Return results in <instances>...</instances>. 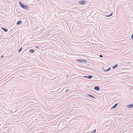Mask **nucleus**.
<instances>
[{
  "label": "nucleus",
  "instance_id": "f257e3e1",
  "mask_svg": "<svg viewBox=\"0 0 133 133\" xmlns=\"http://www.w3.org/2000/svg\"><path fill=\"white\" fill-rule=\"evenodd\" d=\"M19 4L21 6V7L23 8V9H25L27 10L29 8V7L27 6L26 5H24L22 3H21V2H19Z\"/></svg>",
  "mask_w": 133,
  "mask_h": 133
},
{
  "label": "nucleus",
  "instance_id": "f03ea898",
  "mask_svg": "<svg viewBox=\"0 0 133 133\" xmlns=\"http://www.w3.org/2000/svg\"><path fill=\"white\" fill-rule=\"evenodd\" d=\"M86 1H81L79 2V3L80 4L84 5L85 4Z\"/></svg>",
  "mask_w": 133,
  "mask_h": 133
},
{
  "label": "nucleus",
  "instance_id": "7ed1b4c3",
  "mask_svg": "<svg viewBox=\"0 0 133 133\" xmlns=\"http://www.w3.org/2000/svg\"><path fill=\"white\" fill-rule=\"evenodd\" d=\"M92 77V75H90L88 76H84V77L87 78L88 79H91Z\"/></svg>",
  "mask_w": 133,
  "mask_h": 133
},
{
  "label": "nucleus",
  "instance_id": "20e7f679",
  "mask_svg": "<svg viewBox=\"0 0 133 133\" xmlns=\"http://www.w3.org/2000/svg\"><path fill=\"white\" fill-rule=\"evenodd\" d=\"M76 61L79 63H81L85 61L84 59H77Z\"/></svg>",
  "mask_w": 133,
  "mask_h": 133
},
{
  "label": "nucleus",
  "instance_id": "39448f33",
  "mask_svg": "<svg viewBox=\"0 0 133 133\" xmlns=\"http://www.w3.org/2000/svg\"><path fill=\"white\" fill-rule=\"evenodd\" d=\"M127 107L129 108L133 107V104H130L127 105Z\"/></svg>",
  "mask_w": 133,
  "mask_h": 133
},
{
  "label": "nucleus",
  "instance_id": "423d86ee",
  "mask_svg": "<svg viewBox=\"0 0 133 133\" xmlns=\"http://www.w3.org/2000/svg\"><path fill=\"white\" fill-rule=\"evenodd\" d=\"M94 89L96 90H99V88L98 86H95V87Z\"/></svg>",
  "mask_w": 133,
  "mask_h": 133
},
{
  "label": "nucleus",
  "instance_id": "0eeeda50",
  "mask_svg": "<svg viewBox=\"0 0 133 133\" xmlns=\"http://www.w3.org/2000/svg\"><path fill=\"white\" fill-rule=\"evenodd\" d=\"M86 95H87V96L90 97H92L94 98H95L92 95H91L88 94H87Z\"/></svg>",
  "mask_w": 133,
  "mask_h": 133
},
{
  "label": "nucleus",
  "instance_id": "6e6552de",
  "mask_svg": "<svg viewBox=\"0 0 133 133\" xmlns=\"http://www.w3.org/2000/svg\"><path fill=\"white\" fill-rule=\"evenodd\" d=\"M2 29L5 32H7L8 31V29L4 28H2Z\"/></svg>",
  "mask_w": 133,
  "mask_h": 133
},
{
  "label": "nucleus",
  "instance_id": "1a4fd4ad",
  "mask_svg": "<svg viewBox=\"0 0 133 133\" xmlns=\"http://www.w3.org/2000/svg\"><path fill=\"white\" fill-rule=\"evenodd\" d=\"M22 23V22L21 21H19L17 22L16 24L17 25H19L21 23Z\"/></svg>",
  "mask_w": 133,
  "mask_h": 133
},
{
  "label": "nucleus",
  "instance_id": "9d476101",
  "mask_svg": "<svg viewBox=\"0 0 133 133\" xmlns=\"http://www.w3.org/2000/svg\"><path fill=\"white\" fill-rule=\"evenodd\" d=\"M118 65L117 64H116L115 65L113 66L112 68L114 69H115L118 66Z\"/></svg>",
  "mask_w": 133,
  "mask_h": 133
},
{
  "label": "nucleus",
  "instance_id": "9b49d317",
  "mask_svg": "<svg viewBox=\"0 0 133 133\" xmlns=\"http://www.w3.org/2000/svg\"><path fill=\"white\" fill-rule=\"evenodd\" d=\"M117 103L115 104L113 106V107L111 108V109L114 108H115L117 105Z\"/></svg>",
  "mask_w": 133,
  "mask_h": 133
},
{
  "label": "nucleus",
  "instance_id": "f8f14e48",
  "mask_svg": "<svg viewBox=\"0 0 133 133\" xmlns=\"http://www.w3.org/2000/svg\"><path fill=\"white\" fill-rule=\"evenodd\" d=\"M34 51H34V50L32 49L30 50L29 51V52H31V53H33Z\"/></svg>",
  "mask_w": 133,
  "mask_h": 133
},
{
  "label": "nucleus",
  "instance_id": "ddd939ff",
  "mask_svg": "<svg viewBox=\"0 0 133 133\" xmlns=\"http://www.w3.org/2000/svg\"><path fill=\"white\" fill-rule=\"evenodd\" d=\"M81 30V29L80 28H79L78 29H76V31L77 33L78 31H80Z\"/></svg>",
  "mask_w": 133,
  "mask_h": 133
},
{
  "label": "nucleus",
  "instance_id": "4468645a",
  "mask_svg": "<svg viewBox=\"0 0 133 133\" xmlns=\"http://www.w3.org/2000/svg\"><path fill=\"white\" fill-rule=\"evenodd\" d=\"M111 69V68H109L108 69H107L106 70H105L104 69V71H109V70H110V69Z\"/></svg>",
  "mask_w": 133,
  "mask_h": 133
},
{
  "label": "nucleus",
  "instance_id": "2eb2a0df",
  "mask_svg": "<svg viewBox=\"0 0 133 133\" xmlns=\"http://www.w3.org/2000/svg\"><path fill=\"white\" fill-rule=\"evenodd\" d=\"M96 132V130H94L92 131L90 133H95Z\"/></svg>",
  "mask_w": 133,
  "mask_h": 133
},
{
  "label": "nucleus",
  "instance_id": "dca6fc26",
  "mask_svg": "<svg viewBox=\"0 0 133 133\" xmlns=\"http://www.w3.org/2000/svg\"><path fill=\"white\" fill-rule=\"evenodd\" d=\"M112 13L111 14H110L109 15H108L107 16H106L107 17H110V16H111L112 15Z\"/></svg>",
  "mask_w": 133,
  "mask_h": 133
},
{
  "label": "nucleus",
  "instance_id": "f3484780",
  "mask_svg": "<svg viewBox=\"0 0 133 133\" xmlns=\"http://www.w3.org/2000/svg\"><path fill=\"white\" fill-rule=\"evenodd\" d=\"M22 47L21 48H20L19 50L18 51V52H20L22 50Z\"/></svg>",
  "mask_w": 133,
  "mask_h": 133
},
{
  "label": "nucleus",
  "instance_id": "a211bd4d",
  "mask_svg": "<svg viewBox=\"0 0 133 133\" xmlns=\"http://www.w3.org/2000/svg\"><path fill=\"white\" fill-rule=\"evenodd\" d=\"M131 38L133 40V34L131 36Z\"/></svg>",
  "mask_w": 133,
  "mask_h": 133
},
{
  "label": "nucleus",
  "instance_id": "6ab92c4d",
  "mask_svg": "<svg viewBox=\"0 0 133 133\" xmlns=\"http://www.w3.org/2000/svg\"><path fill=\"white\" fill-rule=\"evenodd\" d=\"M99 57H103V56H102V55H99Z\"/></svg>",
  "mask_w": 133,
  "mask_h": 133
},
{
  "label": "nucleus",
  "instance_id": "aec40b11",
  "mask_svg": "<svg viewBox=\"0 0 133 133\" xmlns=\"http://www.w3.org/2000/svg\"><path fill=\"white\" fill-rule=\"evenodd\" d=\"M69 90V89H67L65 91L66 92H67Z\"/></svg>",
  "mask_w": 133,
  "mask_h": 133
},
{
  "label": "nucleus",
  "instance_id": "412c9836",
  "mask_svg": "<svg viewBox=\"0 0 133 133\" xmlns=\"http://www.w3.org/2000/svg\"><path fill=\"white\" fill-rule=\"evenodd\" d=\"M3 55H2L1 56V58H3Z\"/></svg>",
  "mask_w": 133,
  "mask_h": 133
},
{
  "label": "nucleus",
  "instance_id": "4be33fe9",
  "mask_svg": "<svg viewBox=\"0 0 133 133\" xmlns=\"http://www.w3.org/2000/svg\"><path fill=\"white\" fill-rule=\"evenodd\" d=\"M39 47V46H37L36 47L37 48H38Z\"/></svg>",
  "mask_w": 133,
  "mask_h": 133
}]
</instances>
